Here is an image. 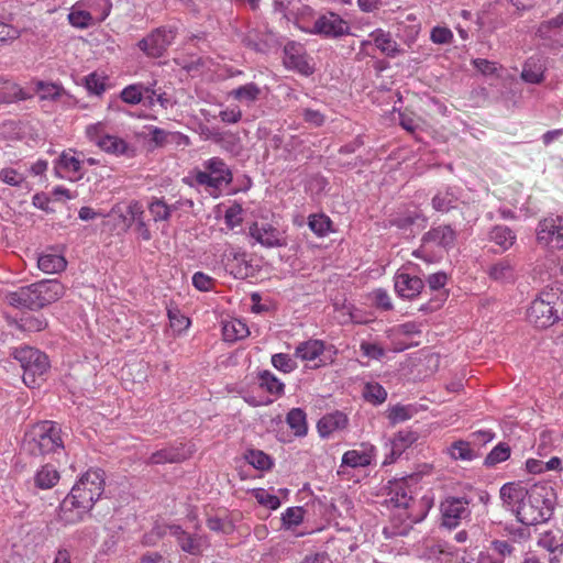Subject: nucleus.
<instances>
[{
    "label": "nucleus",
    "instance_id": "30",
    "mask_svg": "<svg viewBox=\"0 0 563 563\" xmlns=\"http://www.w3.org/2000/svg\"><path fill=\"white\" fill-rule=\"evenodd\" d=\"M260 387L267 393L280 396L284 394L285 385L269 371L258 373Z\"/></svg>",
    "mask_w": 563,
    "mask_h": 563
},
{
    "label": "nucleus",
    "instance_id": "44",
    "mask_svg": "<svg viewBox=\"0 0 563 563\" xmlns=\"http://www.w3.org/2000/svg\"><path fill=\"white\" fill-rule=\"evenodd\" d=\"M308 225L316 234L323 236L331 227V220L324 214H312L309 217Z\"/></svg>",
    "mask_w": 563,
    "mask_h": 563
},
{
    "label": "nucleus",
    "instance_id": "33",
    "mask_svg": "<svg viewBox=\"0 0 563 563\" xmlns=\"http://www.w3.org/2000/svg\"><path fill=\"white\" fill-rule=\"evenodd\" d=\"M245 460L260 471H267L273 466L272 457L260 450H247L245 453Z\"/></svg>",
    "mask_w": 563,
    "mask_h": 563
},
{
    "label": "nucleus",
    "instance_id": "28",
    "mask_svg": "<svg viewBox=\"0 0 563 563\" xmlns=\"http://www.w3.org/2000/svg\"><path fill=\"white\" fill-rule=\"evenodd\" d=\"M409 493L410 490L406 482L401 481L395 483L389 492L390 503L398 508H408L409 503L412 500V497L409 495Z\"/></svg>",
    "mask_w": 563,
    "mask_h": 563
},
{
    "label": "nucleus",
    "instance_id": "12",
    "mask_svg": "<svg viewBox=\"0 0 563 563\" xmlns=\"http://www.w3.org/2000/svg\"><path fill=\"white\" fill-rule=\"evenodd\" d=\"M283 53V63L286 68L296 70L303 76L313 74L314 69L309 64L308 55L302 44L290 41L284 46Z\"/></svg>",
    "mask_w": 563,
    "mask_h": 563
},
{
    "label": "nucleus",
    "instance_id": "10",
    "mask_svg": "<svg viewBox=\"0 0 563 563\" xmlns=\"http://www.w3.org/2000/svg\"><path fill=\"white\" fill-rule=\"evenodd\" d=\"M456 241V232L449 224H442L439 227L431 228L428 232H426L421 238V246L420 249L413 251L412 255L416 258H422L429 262L424 254V246L427 244H434L445 251H449L454 247Z\"/></svg>",
    "mask_w": 563,
    "mask_h": 563
},
{
    "label": "nucleus",
    "instance_id": "16",
    "mask_svg": "<svg viewBox=\"0 0 563 563\" xmlns=\"http://www.w3.org/2000/svg\"><path fill=\"white\" fill-rule=\"evenodd\" d=\"M427 218L420 210H406L390 218L389 223L391 227H396L397 229L404 231L405 233L409 232L413 234L412 227L418 225L422 229L427 225Z\"/></svg>",
    "mask_w": 563,
    "mask_h": 563
},
{
    "label": "nucleus",
    "instance_id": "43",
    "mask_svg": "<svg viewBox=\"0 0 563 563\" xmlns=\"http://www.w3.org/2000/svg\"><path fill=\"white\" fill-rule=\"evenodd\" d=\"M418 440V434L410 430H402L395 434L391 444H395L397 451H406Z\"/></svg>",
    "mask_w": 563,
    "mask_h": 563
},
{
    "label": "nucleus",
    "instance_id": "48",
    "mask_svg": "<svg viewBox=\"0 0 563 563\" xmlns=\"http://www.w3.org/2000/svg\"><path fill=\"white\" fill-rule=\"evenodd\" d=\"M561 26H563V13L548 21H543L537 30V35L541 38H549L551 31Z\"/></svg>",
    "mask_w": 563,
    "mask_h": 563
},
{
    "label": "nucleus",
    "instance_id": "18",
    "mask_svg": "<svg viewBox=\"0 0 563 563\" xmlns=\"http://www.w3.org/2000/svg\"><path fill=\"white\" fill-rule=\"evenodd\" d=\"M129 217L130 223H135V230L140 234V236L144 241H150L152 239L151 231L148 230L145 221H144V209L143 206L139 201H132L126 208V217Z\"/></svg>",
    "mask_w": 563,
    "mask_h": 563
},
{
    "label": "nucleus",
    "instance_id": "64",
    "mask_svg": "<svg viewBox=\"0 0 563 563\" xmlns=\"http://www.w3.org/2000/svg\"><path fill=\"white\" fill-rule=\"evenodd\" d=\"M242 43L253 49V51H256V52H261L262 51V47H261V44L258 42V35L257 33L252 30V31H249L247 33H245L242 38H241Z\"/></svg>",
    "mask_w": 563,
    "mask_h": 563
},
{
    "label": "nucleus",
    "instance_id": "29",
    "mask_svg": "<svg viewBox=\"0 0 563 563\" xmlns=\"http://www.w3.org/2000/svg\"><path fill=\"white\" fill-rule=\"evenodd\" d=\"M456 201L457 196L451 187H448L444 191H439L432 198V208L439 212H449L454 208V202Z\"/></svg>",
    "mask_w": 563,
    "mask_h": 563
},
{
    "label": "nucleus",
    "instance_id": "15",
    "mask_svg": "<svg viewBox=\"0 0 563 563\" xmlns=\"http://www.w3.org/2000/svg\"><path fill=\"white\" fill-rule=\"evenodd\" d=\"M423 287L424 283L418 276H411L407 273H399L395 276V290L402 298H415Z\"/></svg>",
    "mask_w": 563,
    "mask_h": 563
},
{
    "label": "nucleus",
    "instance_id": "58",
    "mask_svg": "<svg viewBox=\"0 0 563 563\" xmlns=\"http://www.w3.org/2000/svg\"><path fill=\"white\" fill-rule=\"evenodd\" d=\"M58 165L62 167V168H65L67 170H71V172H79L80 168H81V163L78 158H76L75 156H70L66 153H63L60 156H59V159H58Z\"/></svg>",
    "mask_w": 563,
    "mask_h": 563
},
{
    "label": "nucleus",
    "instance_id": "47",
    "mask_svg": "<svg viewBox=\"0 0 563 563\" xmlns=\"http://www.w3.org/2000/svg\"><path fill=\"white\" fill-rule=\"evenodd\" d=\"M177 543L184 552H187L191 555H198L201 552L200 539L187 532L184 538L177 541Z\"/></svg>",
    "mask_w": 563,
    "mask_h": 563
},
{
    "label": "nucleus",
    "instance_id": "3",
    "mask_svg": "<svg viewBox=\"0 0 563 563\" xmlns=\"http://www.w3.org/2000/svg\"><path fill=\"white\" fill-rule=\"evenodd\" d=\"M64 292L65 287L57 279H43L9 292L7 300L14 308L40 310L57 301Z\"/></svg>",
    "mask_w": 563,
    "mask_h": 563
},
{
    "label": "nucleus",
    "instance_id": "59",
    "mask_svg": "<svg viewBox=\"0 0 563 563\" xmlns=\"http://www.w3.org/2000/svg\"><path fill=\"white\" fill-rule=\"evenodd\" d=\"M361 351H362L363 355H365L369 358H374V360H379L385 354V351L383 347L378 346L377 344H373V343H368V342H363L361 344Z\"/></svg>",
    "mask_w": 563,
    "mask_h": 563
},
{
    "label": "nucleus",
    "instance_id": "1",
    "mask_svg": "<svg viewBox=\"0 0 563 563\" xmlns=\"http://www.w3.org/2000/svg\"><path fill=\"white\" fill-rule=\"evenodd\" d=\"M503 506L510 510L525 526H536L548 521L553 515L555 493L545 484H534L529 488L520 483L509 482L499 490Z\"/></svg>",
    "mask_w": 563,
    "mask_h": 563
},
{
    "label": "nucleus",
    "instance_id": "31",
    "mask_svg": "<svg viewBox=\"0 0 563 563\" xmlns=\"http://www.w3.org/2000/svg\"><path fill=\"white\" fill-rule=\"evenodd\" d=\"M36 92L43 100H56L65 93L62 85L55 82L37 81L35 84Z\"/></svg>",
    "mask_w": 563,
    "mask_h": 563
},
{
    "label": "nucleus",
    "instance_id": "17",
    "mask_svg": "<svg viewBox=\"0 0 563 563\" xmlns=\"http://www.w3.org/2000/svg\"><path fill=\"white\" fill-rule=\"evenodd\" d=\"M347 417L341 411L324 415L317 423L321 438L330 437L334 431L342 430L347 426Z\"/></svg>",
    "mask_w": 563,
    "mask_h": 563
},
{
    "label": "nucleus",
    "instance_id": "53",
    "mask_svg": "<svg viewBox=\"0 0 563 563\" xmlns=\"http://www.w3.org/2000/svg\"><path fill=\"white\" fill-rule=\"evenodd\" d=\"M430 38L435 44H448L453 38V33L448 27L435 26L431 31Z\"/></svg>",
    "mask_w": 563,
    "mask_h": 563
},
{
    "label": "nucleus",
    "instance_id": "37",
    "mask_svg": "<svg viewBox=\"0 0 563 563\" xmlns=\"http://www.w3.org/2000/svg\"><path fill=\"white\" fill-rule=\"evenodd\" d=\"M488 275L497 282H510L514 279V268L509 262L500 261L490 266Z\"/></svg>",
    "mask_w": 563,
    "mask_h": 563
},
{
    "label": "nucleus",
    "instance_id": "39",
    "mask_svg": "<svg viewBox=\"0 0 563 563\" xmlns=\"http://www.w3.org/2000/svg\"><path fill=\"white\" fill-rule=\"evenodd\" d=\"M371 464V456L365 452H358L356 450H350L342 456L341 466L360 467L367 466Z\"/></svg>",
    "mask_w": 563,
    "mask_h": 563
},
{
    "label": "nucleus",
    "instance_id": "6",
    "mask_svg": "<svg viewBox=\"0 0 563 563\" xmlns=\"http://www.w3.org/2000/svg\"><path fill=\"white\" fill-rule=\"evenodd\" d=\"M471 499L466 496H448L440 504L441 526L455 529L461 520L471 517Z\"/></svg>",
    "mask_w": 563,
    "mask_h": 563
},
{
    "label": "nucleus",
    "instance_id": "19",
    "mask_svg": "<svg viewBox=\"0 0 563 563\" xmlns=\"http://www.w3.org/2000/svg\"><path fill=\"white\" fill-rule=\"evenodd\" d=\"M369 36L373 38L376 47L388 57H396L400 53V48L396 41L393 40L389 32L382 29H376Z\"/></svg>",
    "mask_w": 563,
    "mask_h": 563
},
{
    "label": "nucleus",
    "instance_id": "14",
    "mask_svg": "<svg viewBox=\"0 0 563 563\" xmlns=\"http://www.w3.org/2000/svg\"><path fill=\"white\" fill-rule=\"evenodd\" d=\"M191 451L186 449L183 443H179L178 445L166 446L152 453L145 461V464L161 465L166 463H181L189 459Z\"/></svg>",
    "mask_w": 563,
    "mask_h": 563
},
{
    "label": "nucleus",
    "instance_id": "20",
    "mask_svg": "<svg viewBox=\"0 0 563 563\" xmlns=\"http://www.w3.org/2000/svg\"><path fill=\"white\" fill-rule=\"evenodd\" d=\"M66 266L67 261L62 254L43 253L37 258V267L45 274L60 273Z\"/></svg>",
    "mask_w": 563,
    "mask_h": 563
},
{
    "label": "nucleus",
    "instance_id": "57",
    "mask_svg": "<svg viewBox=\"0 0 563 563\" xmlns=\"http://www.w3.org/2000/svg\"><path fill=\"white\" fill-rule=\"evenodd\" d=\"M168 318L170 321V327L178 331L187 329L190 324V320L187 317L180 314L178 310L173 311L169 309Z\"/></svg>",
    "mask_w": 563,
    "mask_h": 563
},
{
    "label": "nucleus",
    "instance_id": "24",
    "mask_svg": "<svg viewBox=\"0 0 563 563\" xmlns=\"http://www.w3.org/2000/svg\"><path fill=\"white\" fill-rule=\"evenodd\" d=\"M286 422L296 437L307 434V415L301 408H292L286 416Z\"/></svg>",
    "mask_w": 563,
    "mask_h": 563
},
{
    "label": "nucleus",
    "instance_id": "61",
    "mask_svg": "<svg viewBox=\"0 0 563 563\" xmlns=\"http://www.w3.org/2000/svg\"><path fill=\"white\" fill-rule=\"evenodd\" d=\"M24 329L29 331H42L47 327V321L40 317H30L22 320Z\"/></svg>",
    "mask_w": 563,
    "mask_h": 563
},
{
    "label": "nucleus",
    "instance_id": "41",
    "mask_svg": "<svg viewBox=\"0 0 563 563\" xmlns=\"http://www.w3.org/2000/svg\"><path fill=\"white\" fill-rule=\"evenodd\" d=\"M416 409L412 406L395 405L388 410L390 423L396 424L409 420L415 415Z\"/></svg>",
    "mask_w": 563,
    "mask_h": 563
},
{
    "label": "nucleus",
    "instance_id": "46",
    "mask_svg": "<svg viewBox=\"0 0 563 563\" xmlns=\"http://www.w3.org/2000/svg\"><path fill=\"white\" fill-rule=\"evenodd\" d=\"M144 98L141 85H130L121 91V99L129 104H137Z\"/></svg>",
    "mask_w": 563,
    "mask_h": 563
},
{
    "label": "nucleus",
    "instance_id": "50",
    "mask_svg": "<svg viewBox=\"0 0 563 563\" xmlns=\"http://www.w3.org/2000/svg\"><path fill=\"white\" fill-rule=\"evenodd\" d=\"M255 498L260 505L272 510H276L280 506L279 498L276 495L269 494L264 488H260L255 492Z\"/></svg>",
    "mask_w": 563,
    "mask_h": 563
},
{
    "label": "nucleus",
    "instance_id": "54",
    "mask_svg": "<svg viewBox=\"0 0 563 563\" xmlns=\"http://www.w3.org/2000/svg\"><path fill=\"white\" fill-rule=\"evenodd\" d=\"M242 212V208L240 205H234L230 207L224 214L225 224L230 229H234L236 225L241 224L242 218L240 213Z\"/></svg>",
    "mask_w": 563,
    "mask_h": 563
},
{
    "label": "nucleus",
    "instance_id": "7",
    "mask_svg": "<svg viewBox=\"0 0 563 563\" xmlns=\"http://www.w3.org/2000/svg\"><path fill=\"white\" fill-rule=\"evenodd\" d=\"M177 30L172 26H159L137 43V47L148 57H162L172 45Z\"/></svg>",
    "mask_w": 563,
    "mask_h": 563
},
{
    "label": "nucleus",
    "instance_id": "40",
    "mask_svg": "<svg viewBox=\"0 0 563 563\" xmlns=\"http://www.w3.org/2000/svg\"><path fill=\"white\" fill-rule=\"evenodd\" d=\"M250 235L265 247H280L286 245L285 240L275 239L272 234L271 238H264L262 227H258L257 222L252 223L250 227Z\"/></svg>",
    "mask_w": 563,
    "mask_h": 563
},
{
    "label": "nucleus",
    "instance_id": "4",
    "mask_svg": "<svg viewBox=\"0 0 563 563\" xmlns=\"http://www.w3.org/2000/svg\"><path fill=\"white\" fill-rule=\"evenodd\" d=\"M62 429L54 421H41L29 430L22 441V451L32 456H45L64 450Z\"/></svg>",
    "mask_w": 563,
    "mask_h": 563
},
{
    "label": "nucleus",
    "instance_id": "22",
    "mask_svg": "<svg viewBox=\"0 0 563 563\" xmlns=\"http://www.w3.org/2000/svg\"><path fill=\"white\" fill-rule=\"evenodd\" d=\"M60 478L58 471L51 464L43 465L34 475V485L40 489L54 487Z\"/></svg>",
    "mask_w": 563,
    "mask_h": 563
},
{
    "label": "nucleus",
    "instance_id": "52",
    "mask_svg": "<svg viewBox=\"0 0 563 563\" xmlns=\"http://www.w3.org/2000/svg\"><path fill=\"white\" fill-rule=\"evenodd\" d=\"M272 364L278 371L290 373L295 369V362L288 354L277 353L272 356Z\"/></svg>",
    "mask_w": 563,
    "mask_h": 563
},
{
    "label": "nucleus",
    "instance_id": "49",
    "mask_svg": "<svg viewBox=\"0 0 563 563\" xmlns=\"http://www.w3.org/2000/svg\"><path fill=\"white\" fill-rule=\"evenodd\" d=\"M104 79L97 73H91L85 78V86L89 92L100 96L106 89Z\"/></svg>",
    "mask_w": 563,
    "mask_h": 563
},
{
    "label": "nucleus",
    "instance_id": "9",
    "mask_svg": "<svg viewBox=\"0 0 563 563\" xmlns=\"http://www.w3.org/2000/svg\"><path fill=\"white\" fill-rule=\"evenodd\" d=\"M554 297V294L547 292L531 302L528 318L537 328L547 329L560 320L555 302L551 300Z\"/></svg>",
    "mask_w": 563,
    "mask_h": 563
},
{
    "label": "nucleus",
    "instance_id": "56",
    "mask_svg": "<svg viewBox=\"0 0 563 563\" xmlns=\"http://www.w3.org/2000/svg\"><path fill=\"white\" fill-rule=\"evenodd\" d=\"M0 179L10 186H20L24 180V178L13 168L1 169Z\"/></svg>",
    "mask_w": 563,
    "mask_h": 563
},
{
    "label": "nucleus",
    "instance_id": "45",
    "mask_svg": "<svg viewBox=\"0 0 563 563\" xmlns=\"http://www.w3.org/2000/svg\"><path fill=\"white\" fill-rule=\"evenodd\" d=\"M303 520L302 507H289L283 514L282 521L283 526L287 529L299 526Z\"/></svg>",
    "mask_w": 563,
    "mask_h": 563
},
{
    "label": "nucleus",
    "instance_id": "55",
    "mask_svg": "<svg viewBox=\"0 0 563 563\" xmlns=\"http://www.w3.org/2000/svg\"><path fill=\"white\" fill-rule=\"evenodd\" d=\"M213 283V279L202 272H197L192 276V285L200 291H209Z\"/></svg>",
    "mask_w": 563,
    "mask_h": 563
},
{
    "label": "nucleus",
    "instance_id": "60",
    "mask_svg": "<svg viewBox=\"0 0 563 563\" xmlns=\"http://www.w3.org/2000/svg\"><path fill=\"white\" fill-rule=\"evenodd\" d=\"M374 300L375 305L385 311L393 309L390 297L384 289L379 288L374 291Z\"/></svg>",
    "mask_w": 563,
    "mask_h": 563
},
{
    "label": "nucleus",
    "instance_id": "51",
    "mask_svg": "<svg viewBox=\"0 0 563 563\" xmlns=\"http://www.w3.org/2000/svg\"><path fill=\"white\" fill-rule=\"evenodd\" d=\"M68 21L73 26L85 29L91 24L92 16L91 13L88 11H71L68 14Z\"/></svg>",
    "mask_w": 563,
    "mask_h": 563
},
{
    "label": "nucleus",
    "instance_id": "21",
    "mask_svg": "<svg viewBox=\"0 0 563 563\" xmlns=\"http://www.w3.org/2000/svg\"><path fill=\"white\" fill-rule=\"evenodd\" d=\"M97 145L107 153L115 155H130L129 144L114 135L104 134L97 141Z\"/></svg>",
    "mask_w": 563,
    "mask_h": 563
},
{
    "label": "nucleus",
    "instance_id": "25",
    "mask_svg": "<svg viewBox=\"0 0 563 563\" xmlns=\"http://www.w3.org/2000/svg\"><path fill=\"white\" fill-rule=\"evenodd\" d=\"M521 78L529 84H540L544 79V67L540 59L529 58L521 73Z\"/></svg>",
    "mask_w": 563,
    "mask_h": 563
},
{
    "label": "nucleus",
    "instance_id": "13",
    "mask_svg": "<svg viewBox=\"0 0 563 563\" xmlns=\"http://www.w3.org/2000/svg\"><path fill=\"white\" fill-rule=\"evenodd\" d=\"M310 33L335 38L350 34V26L339 14L328 12L316 20Z\"/></svg>",
    "mask_w": 563,
    "mask_h": 563
},
{
    "label": "nucleus",
    "instance_id": "26",
    "mask_svg": "<svg viewBox=\"0 0 563 563\" xmlns=\"http://www.w3.org/2000/svg\"><path fill=\"white\" fill-rule=\"evenodd\" d=\"M489 239L499 245L503 251H506L514 245L516 234L506 225H496L489 232Z\"/></svg>",
    "mask_w": 563,
    "mask_h": 563
},
{
    "label": "nucleus",
    "instance_id": "27",
    "mask_svg": "<svg viewBox=\"0 0 563 563\" xmlns=\"http://www.w3.org/2000/svg\"><path fill=\"white\" fill-rule=\"evenodd\" d=\"M261 93L262 89L255 82H249L238 87L236 89H233L230 95L235 100L250 104L257 101Z\"/></svg>",
    "mask_w": 563,
    "mask_h": 563
},
{
    "label": "nucleus",
    "instance_id": "11",
    "mask_svg": "<svg viewBox=\"0 0 563 563\" xmlns=\"http://www.w3.org/2000/svg\"><path fill=\"white\" fill-rule=\"evenodd\" d=\"M537 239L539 243L545 246L562 250L563 249V216L551 214L538 224Z\"/></svg>",
    "mask_w": 563,
    "mask_h": 563
},
{
    "label": "nucleus",
    "instance_id": "42",
    "mask_svg": "<svg viewBox=\"0 0 563 563\" xmlns=\"http://www.w3.org/2000/svg\"><path fill=\"white\" fill-rule=\"evenodd\" d=\"M167 529L169 530V533L176 538V541L184 538V536L186 534V531L180 526H177V525H170V526H167L164 528L156 527L148 534H146L144 537L145 538L144 543L148 544L152 537H156L157 539L163 538L166 534Z\"/></svg>",
    "mask_w": 563,
    "mask_h": 563
},
{
    "label": "nucleus",
    "instance_id": "62",
    "mask_svg": "<svg viewBox=\"0 0 563 563\" xmlns=\"http://www.w3.org/2000/svg\"><path fill=\"white\" fill-rule=\"evenodd\" d=\"M552 448V432L544 430L540 434V443L538 445V454L541 456L547 455Z\"/></svg>",
    "mask_w": 563,
    "mask_h": 563
},
{
    "label": "nucleus",
    "instance_id": "5",
    "mask_svg": "<svg viewBox=\"0 0 563 563\" xmlns=\"http://www.w3.org/2000/svg\"><path fill=\"white\" fill-rule=\"evenodd\" d=\"M10 355L20 364L23 383L31 388L40 386L51 367L48 356L38 349L22 345L12 349Z\"/></svg>",
    "mask_w": 563,
    "mask_h": 563
},
{
    "label": "nucleus",
    "instance_id": "8",
    "mask_svg": "<svg viewBox=\"0 0 563 563\" xmlns=\"http://www.w3.org/2000/svg\"><path fill=\"white\" fill-rule=\"evenodd\" d=\"M205 170H197L195 179L199 185L211 188H220L222 184H230L233 179L232 173L220 157H212L203 163Z\"/></svg>",
    "mask_w": 563,
    "mask_h": 563
},
{
    "label": "nucleus",
    "instance_id": "32",
    "mask_svg": "<svg viewBox=\"0 0 563 563\" xmlns=\"http://www.w3.org/2000/svg\"><path fill=\"white\" fill-rule=\"evenodd\" d=\"M510 446L505 443H498L485 457L484 465L493 467L498 463L505 462L510 457Z\"/></svg>",
    "mask_w": 563,
    "mask_h": 563
},
{
    "label": "nucleus",
    "instance_id": "63",
    "mask_svg": "<svg viewBox=\"0 0 563 563\" xmlns=\"http://www.w3.org/2000/svg\"><path fill=\"white\" fill-rule=\"evenodd\" d=\"M219 117L224 123H238L242 119V111L235 107L220 111Z\"/></svg>",
    "mask_w": 563,
    "mask_h": 563
},
{
    "label": "nucleus",
    "instance_id": "35",
    "mask_svg": "<svg viewBox=\"0 0 563 563\" xmlns=\"http://www.w3.org/2000/svg\"><path fill=\"white\" fill-rule=\"evenodd\" d=\"M247 327L240 320L228 322L223 325V336L225 341H236L249 335Z\"/></svg>",
    "mask_w": 563,
    "mask_h": 563
},
{
    "label": "nucleus",
    "instance_id": "38",
    "mask_svg": "<svg viewBox=\"0 0 563 563\" xmlns=\"http://www.w3.org/2000/svg\"><path fill=\"white\" fill-rule=\"evenodd\" d=\"M449 453L453 460L472 461L475 457V453L470 448V443L463 440L453 442L449 448Z\"/></svg>",
    "mask_w": 563,
    "mask_h": 563
},
{
    "label": "nucleus",
    "instance_id": "2",
    "mask_svg": "<svg viewBox=\"0 0 563 563\" xmlns=\"http://www.w3.org/2000/svg\"><path fill=\"white\" fill-rule=\"evenodd\" d=\"M104 492L103 471L88 470L59 505L57 519L65 526L84 520Z\"/></svg>",
    "mask_w": 563,
    "mask_h": 563
},
{
    "label": "nucleus",
    "instance_id": "23",
    "mask_svg": "<svg viewBox=\"0 0 563 563\" xmlns=\"http://www.w3.org/2000/svg\"><path fill=\"white\" fill-rule=\"evenodd\" d=\"M324 351V343L321 340H309L300 343L295 351V356L302 361H314Z\"/></svg>",
    "mask_w": 563,
    "mask_h": 563
},
{
    "label": "nucleus",
    "instance_id": "36",
    "mask_svg": "<svg viewBox=\"0 0 563 563\" xmlns=\"http://www.w3.org/2000/svg\"><path fill=\"white\" fill-rule=\"evenodd\" d=\"M363 397L373 405H380L387 398V391L378 383H367L363 390Z\"/></svg>",
    "mask_w": 563,
    "mask_h": 563
},
{
    "label": "nucleus",
    "instance_id": "34",
    "mask_svg": "<svg viewBox=\"0 0 563 563\" xmlns=\"http://www.w3.org/2000/svg\"><path fill=\"white\" fill-rule=\"evenodd\" d=\"M176 206H168L163 199L155 198L148 206V210L155 222L167 221Z\"/></svg>",
    "mask_w": 563,
    "mask_h": 563
}]
</instances>
